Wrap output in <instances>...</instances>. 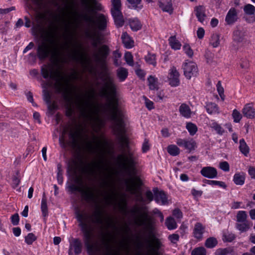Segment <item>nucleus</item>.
<instances>
[{"instance_id":"obj_44","label":"nucleus","mask_w":255,"mask_h":255,"mask_svg":"<svg viewBox=\"0 0 255 255\" xmlns=\"http://www.w3.org/2000/svg\"><path fill=\"white\" fill-rule=\"evenodd\" d=\"M131 4V7L134 9L139 10L143 6L141 4V0H127Z\"/></svg>"},{"instance_id":"obj_23","label":"nucleus","mask_w":255,"mask_h":255,"mask_svg":"<svg viewBox=\"0 0 255 255\" xmlns=\"http://www.w3.org/2000/svg\"><path fill=\"white\" fill-rule=\"evenodd\" d=\"M121 39L123 43L126 48L129 49L133 46L134 41L127 32H125L123 33Z\"/></svg>"},{"instance_id":"obj_16","label":"nucleus","mask_w":255,"mask_h":255,"mask_svg":"<svg viewBox=\"0 0 255 255\" xmlns=\"http://www.w3.org/2000/svg\"><path fill=\"white\" fill-rule=\"evenodd\" d=\"M176 143L180 147H184L186 149L188 150V152L194 150L197 147L196 142L193 139L177 138Z\"/></svg>"},{"instance_id":"obj_36","label":"nucleus","mask_w":255,"mask_h":255,"mask_svg":"<svg viewBox=\"0 0 255 255\" xmlns=\"http://www.w3.org/2000/svg\"><path fill=\"white\" fill-rule=\"evenodd\" d=\"M117 76L121 81H125L128 75V70L124 67L119 68L117 71Z\"/></svg>"},{"instance_id":"obj_37","label":"nucleus","mask_w":255,"mask_h":255,"mask_svg":"<svg viewBox=\"0 0 255 255\" xmlns=\"http://www.w3.org/2000/svg\"><path fill=\"white\" fill-rule=\"evenodd\" d=\"M112 7L111 12H114L121 11L122 3L121 0H111Z\"/></svg>"},{"instance_id":"obj_57","label":"nucleus","mask_w":255,"mask_h":255,"mask_svg":"<svg viewBox=\"0 0 255 255\" xmlns=\"http://www.w3.org/2000/svg\"><path fill=\"white\" fill-rule=\"evenodd\" d=\"M232 116L234 119V122L235 123L240 122L242 117L240 113L236 109L233 111Z\"/></svg>"},{"instance_id":"obj_48","label":"nucleus","mask_w":255,"mask_h":255,"mask_svg":"<svg viewBox=\"0 0 255 255\" xmlns=\"http://www.w3.org/2000/svg\"><path fill=\"white\" fill-rule=\"evenodd\" d=\"M244 11L247 15H253L255 13V7L251 4H247L245 5Z\"/></svg>"},{"instance_id":"obj_56","label":"nucleus","mask_w":255,"mask_h":255,"mask_svg":"<svg viewBox=\"0 0 255 255\" xmlns=\"http://www.w3.org/2000/svg\"><path fill=\"white\" fill-rule=\"evenodd\" d=\"M36 240V237L33 233H29L25 238V241L28 245H31Z\"/></svg>"},{"instance_id":"obj_60","label":"nucleus","mask_w":255,"mask_h":255,"mask_svg":"<svg viewBox=\"0 0 255 255\" xmlns=\"http://www.w3.org/2000/svg\"><path fill=\"white\" fill-rule=\"evenodd\" d=\"M235 239V236L233 234H224L223 236V240L224 242H231Z\"/></svg>"},{"instance_id":"obj_63","label":"nucleus","mask_w":255,"mask_h":255,"mask_svg":"<svg viewBox=\"0 0 255 255\" xmlns=\"http://www.w3.org/2000/svg\"><path fill=\"white\" fill-rule=\"evenodd\" d=\"M212 128L219 134L222 135L224 132V129L223 128H222L220 125L217 123H213Z\"/></svg>"},{"instance_id":"obj_29","label":"nucleus","mask_w":255,"mask_h":255,"mask_svg":"<svg viewBox=\"0 0 255 255\" xmlns=\"http://www.w3.org/2000/svg\"><path fill=\"white\" fill-rule=\"evenodd\" d=\"M205 108L207 113L210 115L219 113V107L215 103H207Z\"/></svg>"},{"instance_id":"obj_53","label":"nucleus","mask_w":255,"mask_h":255,"mask_svg":"<svg viewBox=\"0 0 255 255\" xmlns=\"http://www.w3.org/2000/svg\"><path fill=\"white\" fill-rule=\"evenodd\" d=\"M191 255H206V251L204 247L195 248L191 253Z\"/></svg>"},{"instance_id":"obj_12","label":"nucleus","mask_w":255,"mask_h":255,"mask_svg":"<svg viewBox=\"0 0 255 255\" xmlns=\"http://www.w3.org/2000/svg\"><path fill=\"white\" fill-rule=\"evenodd\" d=\"M131 183L127 182V190L131 194L139 197V201H142L143 198L139 193L140 187L142 185V181L138 177H136L134 178H131Z\"/></svg>"},{"instance_id":"obj_22","label":"nucleus","mask_w":255,"mask_h":255,"mask_svg":"<svg viewBox=\"0 0 255 255\" xmlns=\"http://www.w3.org/2000/svg\"><path fill=\"white\" fill-rule=\"evenodd\" d=\"M194 11L198 21L201 22H203L204 21L205 18L206 17L205 7L203 5L197 6L195 7Z\"/></svg>"},{"instance_id":"obj_10","label":"nucleus","mask_w":255,"mask_h":255,"mask_svg":"<svg viewBox=\"0 0 255 255\" xmlns=\"http://www.w3.org/2000/svg\"><path fill=\"white\" fill-rule=\"evenodd\" d=\"M82 18L85 21L96 26L101 31L105 30L107 27L108 17L102 13H99L96 16V20L94 19L93 16L86 13L82 15Z\"/></svg>"},{"instance_id":"obj_8","label":"nucleus","mask_w":255,"mask_h":255,"mask_svg":"<svg viewBox=\"0 0 255 255\" xmlns=\"http://www.w3.org/2000/svg\"><path fill=\"white\" fill-rule=\"evenodd\" d=\"M84 233V242L89 255H102L101 248L98 244L92 243V235L86 229V226L82 228Z\"/></svg>"},{"instance_id":"obj_58","label":"nucleus","mask_w":255,"mask_h":255,"mask_svg":"<svg viewBox=\"0 0 255 255\" xmlns=\"http://www.w3.org/2000/svg\"><path fill=\"white\" fill-rule=\"evenodd\" d=\"M183 49L185 52V53L189 57H192L193 55V51L191 49L190 45L189 44H186L183 47Z\"/></svg>"},{"instance_id":"obj_54","label":"nucleus","mask_w":255,"mask_h":255,"mask_svg":"<svg viewBox=\"0 0 255 255\" xmlns=\"http://www.w3.org/2000/svg\"><path fill=\"white\" fill-rule=\"evenodd\" d=\"M125 59L127 64L131 66H133V56L131 53L127 52L125 54Z\"/></svg>"},{"instance_id":"obj_32","label":"nucleus","mask_w":255,"mask_h":255,"mask_svg":"<svg viewBox=\"0 0 255 255\" xmlns=\"http://www.w3.org/2000/svg\"><path fill=\"white\" fill-rule=\"evenodd\" d=\"M128 23L130 28L133 31H137L141 28V24L137 18H130Z\"/></svg>"},{"instance_id":"obj_35","label":"nucleus","mask_w":255,"mask_h":255,"mask_svg":"<svg viewBox=\"0 0 255 255\" xmlns=\"http://www.w3.org/2000/svg\"><path fill=\"white\" fill-rule=\"evenodd\" d=\"M41 210L43 216L46 217L48 215V207L47 205V199L45 193L44 192L42 195V198L41 204Z\"/></svg>"},{"instance_id":"obj_6","label":"nucleus","mask_w":255,"mask_h":255,"mask_svg":"<svg viewBox=\"0 0 255 255\" xmlns=\"http://www.w3.org/2000/svg\"><path fill=\"white\" fill-rule=\"evenodd\" d=\"M119 165L127 172L130 173L134 170L136 158L132 152H128V155L121 154L117 156Z\"/></svg>"},{"instance_id":"obj_3","label":"nucleus","mask_w":255,"mask_h":255,"mask_svg":"<svg viewBox=\"0 0 255 255\" xmlns=\"http://www.w3.org/2000/svg\"><path fill=\"white\" fill-rule=\"evenodd\" d=\"M130 212L133 214H139V215L135 218V223L139 226L145 227L154 243L153 245L150 240L146 239L144 240L145 243H146V248L153 255H158V251L161 248L162 244L153 233L154 230L153 219L148 215L147 207L135 206Z\"/></svg>"},{"instance_id":"obj_31","label":"nucleus","mask_w":255,"mask_h":255,"mask_svg":"<svg viewBox=\"0 0 255 255\" xmlns=\"http://www.w3.org/2000/svg\"><path fill=\"white\" fill-rule=\"evenodd\" d=\"M103 245L104 247L105 255H120L119 253H114L113 252L112 247L109 242L105 238L102 240Z\"/></svg>"},{"instance_id":"obj_64","label":"nucleus","mask_w":255,"mask_h":255,"mask_svg":"<svg viewBox=\"0 0 255 255\" xmlns=\"http://www.w3.org/2000/svg\"><path fill=\"white\" fill-rule=\"evenodd\" d=\"M10 219L11 222L13 225L16 226L18 224L19 221V217L17 213H15L12 215Z\"/></svg>"},{"instance_id":"obj_50","label":"nucleus","mask_w":255,"mask_h":255,"mask_svg":"<svg viewBox=\"0 0 255 255\" xmlns=\"http://www.w3.org/2000/svg\"><path fill=\"white\" fill-rule=\"evenodd\" d=\"M100 143L99 141L96 143V145L95 146L93 145L91 143H89L88 145V151L92 153H96L100 149Z\"/></svg>"},{"instance_id":"obj_45","label":"nucleus","mask_w":255,"mask_h":255,"mask_svg":"<svg viewBox=\"0 0 255 255\" xmlns=\"http://www.w3.org/2000/svg\"><path fill=\"white\" fill-rule=\"evenodd\" d=\"M210 44L214 48L217 47L220 44V36L218 33H213L210 39Z\"/></svg>"},{"instance_id":"obj_5","label":"nucleus","mask_w":255,"mask_h":255,"mask_svg":"<svg viewBox=\"0 0 255 255\" xmlns=\"http://www.w3.org/2000/svg\"><path fill=\"white\" fill-rule=\"evenodd\" d=\"M110 53L109 46L104 44L98 47L93 54L95 61L99 65L100 68L104 72L108 70L107 66V58Z\"/></svg>"},{"instance_id":"obj_30","label":"nucleus","mask_w":255,"mask_h":255,"mask_svg":"<svg viewBox=\"0 0 255 255\" xmlns=\"http://www.w3.org/2000/svg\"><path fill=\"white\" fill-rule=\"evenodd\" d=\"M233 181L236 185H243L245 181V173L241 172L235 174Z\"/></svg>"},{"instance_id":"obj_25","label":"nucleus","mask_w":255,"mask_h":255,"mask_svg":"<svg viewBox=\"0 0 255 255\" xmlns=\"http://www.w3.org/2000/svg\"><path fill=\"white\" fill-rule=\"evenodd\" d=\"M154 200L157 203H159L161 202L162 204L164 205L167 202V199L166 194L163 191H157V189H156V192L154 190Z\"/></svg>"},{"instance_id":"obj_62","label":"nucleus","mask_w":255,"mask_h":255,"mask_svg":"<svg viewBox=\"0 0 255 255\" xmlns=\"http://www.w3.org/2000/svg\"><path fill=\"white\" fill-rule=\"evenodd\" d=\"M72 58L75 61H80L82 60V56L81 55L80 52L78 50H75L73 53L71 55Z\"/></svg>"},{"instance_id":"obj_40","label":"nucleus","mask_w":255,"mask_h":255,"mask_svg":"<svg viewBox=\"0 0 255 255\" xmlns=\"http://www.w3.org/2000/svg\"><path fill=\"white\" fill-rule=\"evenodd\" d=\"M218 244V241L216 238L214 237H210L208 238L205 243L206 247L209 249H212L216 247Z\"/></svg>"},{"instance_id":"obj_1","label":"nucleus","mask_w":255,"mask_h":255,"mask_svg":"<svg viewBox=\"0 0 255 255\" xmlns=\"http://www.w3.org/2000/svg\"><path fill=\"white\" fill-rule=\"evenodd\" d=\"M51 29L48 33V36L45 41L39 43L37 48V55L41 60H43L51 55L54 65L57 67L54 69L51 65H44L41 67V73L44 79L50 78L56 81L55 88L57 93L61 94L63 99L68 103L67 115L70 116L73 110L71 106L73 102L72 89H75L76 87L70 84L71 80H77L78 79L77 72L73 71L70 76L66 77L62 71L61 63L65 62V59L61 58L63 54V49L58 47L55 37L57 28Z\"/></svg>"},{"instance_id":"obj_33","label":"nucleus","mask_w":255,"mask_h":255,"mask_svg":"<svg viewBox=\"0 0 255 255\" xmlns=\"http://www.w3.org/2000/svg\"><path fill=\"white\" fill-rule=\"evenodd\" d=\"M149 88L151 90L158 89V79L154 76H149L147 78Z\"/></svg>"},{"instance_id":"obj_34","label":"nucleus","mask_w":255,"mask_h":255,"mask_svg":"<svg viewBox=\"0 0 255 255\" xmlns=\"http://www.w3.org/2000/svg\"><path fill=\"white\" fill-rule=\"evenodd\" d=\"M169 43L171 47L174 50H179L180 49L181 44L180 42L176 39L175 36H172L169 38Z\"/></svg>"},{"instance_id":"obj_24","label":"nucleus","mask_w":255,"mask_h":255,"mask_svg":"<svg viewBox=\"0 0 255 255\" xmlns=\"http://www.w3.org/2000/svg\"><path fill=\"white\" fill-rule=\"evenodd\" d=\"M205 228L200 223H197L195 225L193 234L196 239H201L204 231Z\"/></svg>"},{"instance_id":"obj_17","label":"nucleus","mask_w":255,"mask_h":255,"mask_svg":"<svg viewBox=\"0 0 255 255\" xmlns=\"http://www.w3.org/2000/svg\"><path fill=\"white\" fill-rule=\"evenodd\" d=\"M169 82L172 87L178 86L180 84L179 73L174 66L169 70Z\"/></svg>"},{"instance_id":"obj_20","label":"nucleus","mask_w":255,"mask_h":255,"mask_svg":"<svg viewBox=\"0 0 255 255\" xmlns=\"http://www.w3.org/2000/svg\"><path fill=\"white\" fill-rule=\"evenodd\" d=\"M200 173L202 176L208 178H214L217 176V171L216 168L211 166L203 167Z\"/></svg>"},{"instance_id":"obj_38","label":"nucleus","mask_w":255,"mask_h":255,"mask_svg":"<svg viewBox=\"0 0 255 255\" xmlns=\"http://www.w3.org/2000/svg\"><path fill=\"white\" fill-rule=\"evenodd\" d=\"M239 149L240 151L245 156H247L249 152V147L246 143L244 139L242 138L240 140Z\"/></svg>"},{"instance_id":"obj_51","label":"nucleus","mask_w":255,"mask_h":255,"mask_svg":"<svg viewBox=\"0 0 255 255\" xmlns=\"http://www.w3.org/2000/svg\"><path fill=\"white\" fill-rule=\"evenodd\" d=\"M186 128L191 135H194L197 131V126L195 124L191 123L187 124Z\"/></svg>"},{"instance_id":"obj_21","label":"nucleus","mask_w":255,"mask_h":255,"mask_svg":"<svg viewBox=\"0 0 255 255\" xmlns=\"http://www.w3.org/2000/svg\"><path fill=\"white\" fill-rule=\"evenodd\" d=\"M111 14L116 26L117 27L123 26L124 24L125 20L122 11L112 12Z\"/></svg>"},{"instance_id":"obj_28","label":"nucleus","mask_w":255,"mask_h":255,"mask_svg":"<svg viewBox=\"0 0 255 255\" xmlns=\"http://www.w3.org/2000/svg\"><path fill=\"white\" fill-rule=\"evenodd\" d=\"M159 6L163 11L167 12L170 14L173 11L172 4L171 0H166L164 2H159Z\"/></svg>"},{"instance_id":"obj_4","label":"nucleus","mask_w":255,"mask_h":255,"mask_svg":"<svg viewBox=\"0 0 255 255\" xmlns=\"http://www.w3.org/2000/svg\"><path fill=\"white\" fill-rule=\"evenodd\" d=\"M75 94H76L75 93ZM76 95L75 104L79 110L81 116L86 119L91 120L92 118V104L91 98L88 94L81 96Z\"/></svg>"},{"instance_id":"obj_27","label":"nucleus","mask_w":255,"mask_h":255,"mask_svg":"<svg viewBox=\"0 0 255 255\" xmlns=\"http://www.w3.org/2000/svg\"><path fill=\"white\" fill-rule=\"evenodd\" d=\"M244 116L249 119L254 118L255 110L250 104H247L243 109Z\"/></svg>"},{"instance_id":"obj_55","label":"nucleus","mask_w":255,"mask_h":255,"mask_svg":"<svg viewBox=\"0 0 255 255\" xmlns=\"http://www.w3.org/2000/svg\"><path fill=\"white\" fill-rule=\"evenodd\" d=\"M207 183L209 185H218L224 189L226 188L227 186L225 182L223 181H216V180H207Z\"/></svg>"},{"instance_id":"obj_26","label":"nucleus","mask_w":255,"mask_h":255,"mask_svg":"<svg viewBox=\"0 0 255 255\" xmlns=\"http://www.w3.org/2000/svg\"><path fill=\"white\" fill-rule=\"evenodd\" d=\"M180 115L185 118H189L191 116V111L190 107L186 104H182L179 109Z\"/></svg>"},{"instance_id":"obj_43","label":"nucleus","mask_w":255,"mask_h":255,"mask_svg":"<svg viewBox=\"0 0 255 255\" xmlns=\"http://www.w3.org/2000/svg\"><path fill=\"white\" fill-rule=\"evenodd\" d=\"M237 221L238 223L245 222L248 221L247 220L248 215L246 211H239L237 214Z\"/></svg>"},{"instance_id":"obj_2","label":"nucleus","mask_w":255,"mask_h":255,"mask_svg":"<svg viewBox=\"0 0 255 255\" xmlns=\"http://www.w3.org/2000/svg\"><path fill=\"white\" fill-rule=\"evenodd\" d=\"M104 87L101 91L102 96L106 98L108 102L105 108L110 114V119L114 122L113 130L123 147L128 145V137L125 135V125L122 112L118 109V99L116 97L117 87L113 78L107 76L104 80Z\"/></svg>"},{"instance_id":"obj_11","label":"nucleus","mask_w":255,"mask_h":255,"mask_svg":"<svg viewBox=\"0 0 255 255\" xmlns=\"http://www.w3.org/2000/svg\"><path fill=\"white\" fill-rule=\"evenodd\" d=\"M96 167L95 168L89 164L84 167L83 172L88 175L93 176L95 178H96L99 175L100 179L103 181V185H106L107 182L103 177L105 170V166L97 164H96Z\"/></svg>"},{"instance_id":"obj_46","label":"nucleus","mask_w":255,"mask_h":255,"mask_svg":"<svg viewBox=\"0 0 255 255\" xmlns=\"http://www.w3.org/2000/svg\"><path fill=\"white\" fill-rule=\"evenodd\" d=\"M145 60L149 64L152 65L153 66H156V56L154 54L148 53L145 56Z\"/></svg>"},{"instance_id":"obj_19","label":"nucleus","mask_w":255,"mask_h":255,"mask_svg":"<svg viewBox=\"0 0 255 255\" xmlns=\"http://www.w3.org/2000/svg\"><path fill=\"white\" fill-rule=\"evenodd\" d=\"M238 19L237 10L234 7L231 8L228 11L225 18V21L229 25H232Z\"/></svg>"},{"instance_id":"obj_41","label":"nucleus","mask_w":255,"mask_h":255,"mask_svg":"<svg viewBox=\"0 0 255 255\" xmlns=\"http://www.w3.org/2000/svg\"><path fill=\"white\" fill-rule=\"evenodd\" d=\"M236 228L241 232H247L250 228V224L248 221L245 222H240L236 224Z\"/></svg>"},{"instance_id":"obj_13","label":"nucleus","mask_w":255,"mask_h":255,"mask_svg":"<svg viewBox=\"0 0 255 255\" xmlns=\"http://www.w3.org/2000/svg\"><path fill=\"white\" fill-rule=\"evenodd\" d=\"M69 140L68 145L73 149L79 148V139L81 136V130L77 128L75 130H71L68 134Z\"/></svg>"},{"instance_id":"obj_15","label":"nucleus","mask_w":255,"mask_h":255,"mask_svg":"<svg viewBox=\"0 0 255 255\" xmlns=\"http://www.w3.org/2000/svg\"><path fill=\"white\" fill-rule=\"evenodd\" d=\"M69 242V255H73V250L75 255L80 254L82 249V243L81 241L78 238H72Z\"/></svg>"},{"instance_id":"obj_52","label":"nucleus","mask_w":255,"mask_h":255,"mask_svg":"<svg viewBox=\"0 0 255 255\" xmlns=\"http://www.w3.org/2000/svg\"><path fill=\"white\" fill-rule=\"evenodd\" d=\"M57 179L58 181V183L59 184H62L63 183V176H62V165L60 163H58L57 164Z\"/></svg>"},{"instance_id":"obj_61","label":"nucleus","mask_w":255,"mask_h":255,"mask_svg":"<svg viewBox=\"0 0 255 255\" xmlns=\"http://www.w3.org/2000/svg\"><path fill=\"white\" fill-rule=\"evenodd\" d=\"M168 240L172 244H176L179 240V236L177 234L170 235L168 237Z\"/></svg>"},{"instance_id":"obj_49","label":"nucleus","mask_w":255,"mask_h":255,"mask_svg":"<svg viewBox=\"0 0 255 255\" xmlns=\"http://www.w3.org/2000/svg\"><path fill=\"white\" fill-rule=\"evenodd\" d=\"M76 217L78 221L80 223V226L82 228H84L86 226V224H85L84 221L85 220V216L83 214L78 211L76 212Z\"/></svg>"},{"instance_id":"obj_42","label":"nucleus","mask_w":255,"mask_h":255,"mask_svg":"<svg viewBox=\"0 0 255 255\" xmlns=\"http://www.w3.org/2000/svg\"><path fill=\"white\" fill-rule=\"evenodd\" d=\"M167 151L172 156H176L180 153V149L175 145L171 144L167 147Z\"/></svg>"},{"instance_id":"obj_59","label":"nucleus","mask_w":255,"mask_h":255,"mask_svg":"<svg viewBox=\"0 0 255 255\" xmlns=\"http://www.w3.org/2000/svg\"><path fill=\"white\" fill-rule=\"evenodd\" d=\"M217 88L218 92L220 97L221 98V99L223 100H224V97H225L224 94V88H223V87L221 85V82L220 81H218V82L217 84Z\"/></svg>"},{"instance_id":"obj_7","label":"nucleus","mask_w":255,"mask_h":255,"mask_svg":"<svg viewBox=\"0 0 255 255\" xmlns=\"http://www.w3.org/2000/svg\"><path fill=\"white\" fill-rule=\"evenodd\" d=\"M96 210L93 213L92 215L93 219L92 222L101 225L102 227H105L106 229L109 228H112L114 230L119 232V229L117 227L114 221L110 217H108L106 219V223L102 218L103 211L100 208L98 205H96Z\"/></svg>"},{"instance_id":"obj_18","label":"nucleus","mask_w":255,"mask_h":255,"mask_svg":"<svg viewBox=\"0 0 255 255\" xmlns=\"http://www.w3.org/2000/svg\"><path fill=\"white\" fill-rule=\"evenodd\" d=\"M81 3L89 11H93L94 9L101 10L102 5L98 2L97 0H81Z\"/></svg>"},{"instance_id":"obj_39","label":"nucleus","mask_w":255,"mask_h":255,"mask_svg":"<svg viewBox=\"0 0 255 255\" xmlns=\"http://www.w3.org/2000/svg\"><path fill=\"white\" fill-rule=\"evenodd\" d=\"M165 223L167 229L170 230L175 229L177 227L176 222L171 217H168L166 219Z\"/></svg>"},{"instance_id":"obj_47","label":"nucleus","mask_w":255,"mask_h":255,"mask_svg":"<svg viewBox=\"0 0 255 255\" xmlns=\"http://www.w3.org/2000/svg\"><path fill=\"white\" fill-rule=\"evenodd\" d=\"M86 35L87 37L88 38H94L99 44H100L101 42V38L99 34V33L97 32H87L86 33Z\"/></svg>"},{"instance_id":"obj_9","label":"nucleus","mask_w":255,"mask_h":255,"mask_svg":"<svg viewBox=\"0 0 255 255\" xmlns=\"http://www.w3.org/2000/svg\"><path fill=\"white\" fill-rule=\"evenodd\" d=\"M67 188L68 191L71 193L78 191L83 195L85 200L87 201L96 203L97 196L91 188L87 187V189L85 190L82 187L73 183L69 184Z\"/></svg>"},{"instance_id":"obj_14","label":"nucleus","mask_w":255,"mask_h":255,"mask_svg":"<svg viewBox=\"0 0 255 255\" xmlns=\"http://www.w3.org/2000/svg\"><path fill=\"white\" fill-rule=\"evenodd\" d=\"M184 74L188 79L192 77L196 76L198 73V68L196 64L192 62L185 63L183 66Z\"/></svg>"}]
</instances>
